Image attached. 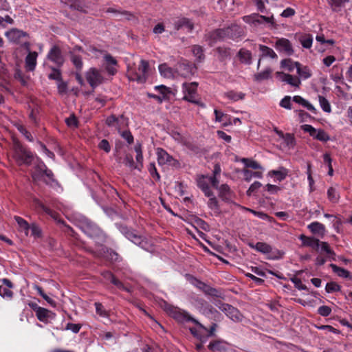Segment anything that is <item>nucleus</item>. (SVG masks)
Segmentation results:
<instances>
[{"instance_id":"obj_1","label":"nucleus","mask_w":352,"mask_h":352,"mask_svg":"<svg viewBox=\"0 0 352 352\" xmlns=\"http://www.w3.org/2000/svg\"><path fill=\"white\" fill-rule=\"evenodd\" d=\"M299 239L302 241V246L309 247L317 252H324L328 257H332L335 255L327 242L320 241L318 239L307 236L304 234L300 235Z\"/></svg>"},{"instance_id":"obj_2","label":"nucleus","mask_w":352,"mask_h":352,"mask_svg":"<svg viewBox=\"0 0 352 352\" xmlns=\"http://www.w3.org/2000/svg\"><path fill=\"white\" fill-rule=\"evenodd\" d=\"M299 239L302 241V246L309 247L317 252H324L328 257H332L335 255L327 242L320 241L318 239L307 236L304 234L300 235Z\"/></svg>"},{"instance_id":"obj_3","label":"nucleus","mask_w":352,"mask_h":352,"mask_svg":"<svg viewBox=\"0 0 352 352\" xmlns=\"http://www.w3.org/2000/svg\"><path fill=\"white\" fill-rule=\"evenodd\" d=\"M193 323L195 327H190L189 329L191 333L201 342H205L209 337L214 336L216 324H213L210 329L208 330L196 320H193Z\"/></svg>"},{"instance_id":"obj_4","label":"nucleus","mask_w":352,"mask_h":352,"mask_svg":"<svg viewBox=\"0 0 352 352\" xmlns=\"http://www.w3.org/2000/svg\"><path fill=\"white\" fill-rule=\"evenodd\" d=\"M14 159L18 164H29L32 160V154L23 148L21 144L16 141L14 142L13 155Z\"/></svg>"},{"instance_id":"obj_5","label":"nucleus","mask_w":352,"mask_h":352,"mask_svg":"<svg viewBox=\"0 0 352 352\" xmlns=\"http://www.w3.org/2000/svg\"><path fill=\"white\" fill-rule=\"evenodd\" d=\"M148 72V63L144 60H141L137 70L129 69L128 71L129 78L131 80L142 83L146 80Z\"/></svg>"},{"instance_id":"obj_6","label":"nucleus","mask_w":352,"mask_h":352,"mask_svg":"<svg viewBox=\"0 0 352 352\" xmlns=\"http://www.w3.org/2000/svg\"><path fill=\"white\" fill-rule=\"evenodd\" d=\"M251 247L256 251L267 255L269 259H278L282 257L283 252L274 249L271 245L266 243L258 242L255 245H251Z\"/></svg>"},{"instance_id":"obj_7","label":"nucleus","mask_w":352,"mask_h":352,"mask_svg":"<svg viewBox=\"0 0 352 352\" xmlns=\"http://www.w3.org/2000/svg\"><path fill=\"white\" fill-rule=\"evenodd\" d=\"M157 162L160 166H171L177 167L179 162L177 160L174 159L170 155H169L164 149L162 148H157Z\"/></svg>"},{"instance_id":"obj_8","label":"nucleus","mask_w":352,"mask_h":352,"mask_svg":"<svg viewBox=\"0 0 352 352\" xmlns=\"http://www.w3.org/2000/svg\"><path fill=\"white\" fill-rule=\"evenodd\" d=\"M198 84L193 82H184L182 85V91L184 94V100L190 102H196L197 89Z\"/></svg>"},{"instance_id":"obj_9","label":"nucleus","mask_w":352,"mask_h":352,"mask_svg":"<svg viewBox=\"0 0 352 352\" xmlns=\"http://www.w3.org/2000/svg\"><path fill=\"white\" fill-rule=\"evenodd\" d=\"M86 79L91 87H95L103 82L104 77L100 70L91 67L86 72Z\"/></svg>"},{"instance_id":"obj_10","label":"nucleus","mask_w":352,"mask_h":352,"mask_svg":"<svg viewBox=\"0 0 352 352\" xmlns=\"http://www.w3.org/2000/svg\"><path fill=\"white\" fill-rule=\"evenodd\" d=\"M167 311L173 318L180 322L188 321L193 322V320H195L187 312L177 307H170L167 309Z\"/></svg>"},{"instance_id":"obj_11","label":"nucleus","mask_w":352,"mask_h":352,"mask_svg":"<svg viewBox=\"0 0 352 352\" xmlns=\"http://www.w3.org/2000/svg\"><path fill=\"white\" fill-rule=\"evenodd\" d=\"M219 309L224 312L229 318L234 322H239L243 319V315L240 311L228 304H222L219 306Z\"/></svg>"},{"instance_id":"obj_12","label":"nucleus","mask_w":352,"mask_h":352,"mask_svg":"<svg viewBox=\"0 0 352 352\" xmlns=\"http://www.w3.org/2000/svg\"><path fill=\"white\" fill-rule=\"evenodd\" d=\"M82 230L91 238L98 237L102 234L100 230L92 222L85 219L81 225Z\"/></svg>"},{"instance_id":"obj_13","label":"nucleus","mask_w":352,"mask_h":352,"mask_svg":"<svg viewBox=\"0 0 352 352\" xmlns=\"http://www.w3.org/2000/svg\"><path fill=\"white\" fill-rule=\"evenodd\" d=\"M243 20L244 22L250 24H252L256 25L257 24H260L263 23V21H265L267 23H274V17L273 16L268 17L263 15H259L258 14H253L251 15L245 16L243 17Z\"/></svg>"},{"instance_id":"obj_14","label":"nucleus","mask_w":352,"mask_h":352,"mask_svg":"<svg viewBox=\"0 0 352 352\" xmlns=\"http://www.w3.org/2000/svg\"><path fill=\"white\" fill-rule=\"evenodd\" d=\"M214 188L218 190L219 197L223 201L228 203H234L233 199L234 195L227 184H222L221 186H219V184H217V187Z\"/></svg>"},{"instance_id":"obj_15","label":"nucleus","mask_w":352,"mask_h":352,"mask_svg":"<svg viewBox=\"0 0 352 352\" xmlns=\"http://www.w3.org/2000/svg\"><path fill=\"white\" fill-rule=\"evenodd\" d=\"M276 49L280 52L290 56L294 53V50L290 41L285 38H277L275 43Z\"/></svg>"},{"instance_id":"obj_16","label":"nucleus","mask_w":352,"mask_h":352,"mask_svg":"<svg viewBox=\"0 0 352 352\" xmlns=\"http://www.w3.org/2000/svg\"><path fill=\"white\" fill-rule=\"evenodd\" d=\"M276 77L283 82H285L289 85L298 88L301 84L300 79L295 76L285 74L281 72H277L276 73Z\"/></svg>"},{"instance_id":"obj_17","label":"nucleus","mask_w":352,"mask_h":352,"mask_svg":"<svg viewBox=\"0 0 352 352\" xmlns=\"http://www.w3.org/2000/svg\"><path fill=\"white\" fill-rule=\"evenodd\" d=\"M281 142L280 144L285 150H290L294 148L296 142L293 135L289 133L284 134L282 131H276Z\"/></svg>"},{"instance_id":"obj_18","label":"nucleus","mask_w":352,"mask_h":352,"mask_svg":"<svg viewBox=\"0 0 352 352\" xmlns=\"http://www.w3.org/2000/svg\"><path fill=\"white\" fill-rule=\"evenodd\" d=\"M47 58L58 66L63 65L64 58L61 51L57 46H53L47 54Z\"/></svg>"},{"instance_id":"obj_19","label":"nucleus","mask_w":352,"mask_h":352,"mask_svg":"<svg viewBox=\"0 0 352 352\" xmlns=\"http://www.w3.org/2000/svg\"><path fill=\"white\" fill-rule=\"evenodd\" d=\"M209 184H211V177L202 175L197 179L199 188L204 192L206 197L212 196V191L210 188Z\"/></svg>"},{"instance_id":"obj_20","label":"nucleus","mask_w":352,"mask_h":352,"mask_svg":"<svg viewBox=\"0 0 352 352\" xmlns=\"http://www.w3.org/2000/svg\"><path fill=\"white\" fill-rule=\"evenodd\" d=\"M159 72L161 76L166 78L174 79L178 77L177 69H173L166 63L159 65Z\"/></svg>"},{"instance_id":"obj_21","label":"nucleus","mask_w":352,"mask_h":352,"mask_svg":"<svg viewBox=\"0 0 352 352\" xmlns=\"http://www.w3.org/2000/svg\"><path fill=\"white\" fill-rule=\"evenodd\" d=\"M38 54L36 52H29L25 58V67L26 71L32 72L36 66Z\"/></svg>"},{"instance_id":"obj_22","label":"nucleus","mask_w":352,"mask_h":352,"mask_svg":"<svg viewBox=\"0 0 352 352\" xmlns=\"http://www.w3.org/2000/svg\"><path fill=\"white\" fill-rule=\"evenodd\" d=\"M34 309L37 318L41 322H46L49 319L54 318V314L45 308L36 306Z\"/></svg>"},{"instance_id":"obj_23","label":"nucleus","mask_w":352,"mask_h":352,"mask_svg":"<svg viewBox=\"0 0 352 352\" xmlns=\"http://www.w3.org/2000/svg\"><path fill=\"white\" fill-rule=\"evenodd\" d=\"M288 175V170L284 167H280L278 170H272L267 173V176L274 178V182L284 180Z\"/></svg>"},{"instance_id":"obj_24","label":"nucleus","mask_w":352,"mask_h":352,"mask_svg":"<svg viewBox=\"0 0 352 352\" xmlns=\"http://www.w3.org/2000/svg\"><path fill=\"white\" fill-rule=\"evenodd\" d=\"M178 76L189 78L194 74V68L189 65L181 63L177 66Z\"/></svg>"},{"instance_id":"obj_25","label":"nucleus","mask_w":352,"mask_h":352,"mask_svg":"<svg viewBox=\"0 0 352 352\" xmlns=\"http://www.w3.org/2000/svg\"><path fill=\"white\" fill-rule=\"evenodd\" d=\"M6 36L10 41L19 43L20 42L21 38L26 36V34L17 29H12L11 30L6 32Z\"/></svg>"},{"instance_id":"obj_26","label":"nucleus","mask_w":352,"mask_h":352,"mask_svg":"<svg viewBox=\"0 0 352 352\" xmlns=\"http://www.w3.org/2000/svg\"><path fill=\"white\" fill-rule=\"evenodd\" d=\"M14 218L18 224L19 231L23 232L25 234V235L26 236H28L30 233L31 225H30L28 223V221H25L24 219H23L19 216H15Z\"/></svg>"},{"instance_id":"obj_27","label":"nucleus","mask_w":352,"mask_h":352,"mask_svg":"<svg viewBox=\"0 0 352 352\" xmlns=\"http://www.w3.org/2000/svg\"><path fill=\"white\" fill-rule=\"evenodd\" d=\"M292 100L307 108L313 113L316 114L317 113V109L315 108V107L302 97L300 96H295L292 98Z\"/></svg>"},{"instance_id":"obj_28","label":"nucleus","mask_w":352,"mask_h":352,"mask_svg":"<svg viewBox=\"0 0 352 352\" xmlns=\"http://www.w3.org/2000/svg\"><path fill=\"white\" fill-rule=\"evenodd\" d=\"M208 197L209 199L207 202L208 208L211 210L214 214L219 215L221 212V210L217 199L214 195L213 192H212V196Z\"/></svg>"},{"instance_id":"obj_29","label":"nucleus","mask_w":352,"mask_h":352,"mask_svg":"<svg viewBox=\"0 0 352 352\" xmlns=\"http://www.w3.org/2000/svg\"><path fill=\"white\" fill-rule=\"evenodd\" d=\"M75 50H78V52H83L86 54L87 56L91 58H98L102 54V52L98 50L94 46H88L86 49L82 50L81 47H78Z\"/></svg>"},{"instance_id":"obj_30","label":"nucleus","mask_w":352,"mask_h":352,"mask_svg":"<svg viewBox=\"0 0 352 352\" xmlns=\"http://www.w3.org/2000/svg\"><path fill=\"white\" fill-rule=\"evenodd\" d=\"M307 228L310 230V231L316 234L324 235L325 232V227L321 223L318 221L312 222L309 224Z\"/></svg>"},{"instance_id":"obj_31","label":"nucleus","mask_w":352,"mask_h":352,"mask_svg":"<svg viewBox=\"0 0 352 352\" xmlns=\"http://www.w3.org/2000/svg\"><path fill=\"white\" fill-rule=\"evenodd\" d=\"M175 25L177 30L184 29L188 32H190L193 29V24L186 18L179 19Z\"/></svg>"},{"instance_id":"obj_32","label":"nucleus","mask_w":352,"mask_h":352,"mask_svg":"<svg viewBox=\"0 0 352 352\" xmlns=\"http://www.w3.org/2000/svg\"><path fill=\"white\" fill-rule=\"evenodd\" d=\"M155 90L158 92V95L160 96L162 101H165L169 99L171 90L169 87L164 85H157L154 87Z\"/></svg>"},{"instance_id":"obj_33","label":"nucleus","mask_w":352,"mask_h":352,"mask_svg":"<svg viewBox=\"0 0 352 352\" xmlns=\"http://www.w3.org/2000/svg\"><path fill=\"white\" fill-rule=\"evenodd\" d=\"M318 100L319 105L322 110L327 113H330L332 111L331 104L329 100L322 95L318 96Z\"/></svg>"},{"instance_id":"obj_34","label":"nucleus","mask_w":352,"mask_h":352,"mask_svg":"<svg viewBox=\"0 0 352 352\" xmlns=\"http://www.w3.org/2000/svg\"><path fill=\"white\" fill-rule=\"evenodd\" d=\"M296 71L298 74L299 75V78L300 79H307L311 76V69L307 67V66H301L300 63H298V65L297 66Z\"/></svg>"},{"instance_id":"obj_35","label":"nucleus","mask_w":352,"mask_h":352,"mask_svg":"<svg viewBox=\"0 0 352 352\" xmlns=\"http://www.w3.org/2000/svg\"><path fill=\"white\" fill-rule=\"evenodd\" d=\"M298 62H294L292 59L287 58L280 61V67L289 72H292L295 68H297Z\"/></svg>"},{"instance_id":"obj_36","label":"nucleus","mask_w":352,"mask_h":352,"mask_svg":"<svg viewBox=\"0 0 352 352\" xmlns=\"http://www.w3.org/2000/svg\"><path fill=\"white\" fill-rule=\"evenodd\" d=\"M348 2L349 0H329V4L333 11L338 12L342 10L345 4Z\"/></svg>"},{"instance_id":"obj_37","label":"nucleus","mask_w":352,"mask_h":352,"mask_svg":"<svg viewBox=\"0 0 352 352\" xmlns=\"http://www.w3.org/2000/svg\"><path fill=\"white\" fill-rule=\"evenodd\" d=\"M224 96L233 102H236L244 98L245 94L242 92L229 91L224 94Z\"/></svg>"},{"instance_id":"obj_38","label":"nucleus","mask_w":352,"mask_h":352,"mask_svg":"<svg viewBox=\"0 0 352 352\" xmlns=\"http://www.w3.org/2000/svg\"><path fill=\"white\" fill-rule=\"evenodd\" d=\"M223 35L224 32L221 30H218L212 32L209 35V44L211 45H213V43L217 41L221 40L223 37Z\"/></svg>"},{"instance_id":"obj_39","label":"nucleus","mask_w":352,"mask_h":352,"mask_svg":"<svg viewBox=\"0 0 352 352\" xmlns=\"http://www.w3.org/2000/svg\"><path fill=\"white\" fill-rule=\"evenodd\" d=\"M259 50L262 53V56L270 57L272 58H277V55L274 52V51L272 49H271L267 46L260 45Z\"/></svg>"},{"instance_id":"obj_40","label":"nucleus","mask_w":352,"mask_h":352,"mask_svg":"<svg viewBox=\"0 0 352 352\" xmlns=\"http://www.w3.org/2000/svg\"><path fill=\"white\" fill-rule=\"evenodd\" d=\"M312 138L322 142H327L330 139L329 135L321 129H316Z\"/></svg>"},{"instance_id":"obj_41","label":"nucleus","mask_w":352,"mask_h":352,"mask_svg":"<svg viewBox=\"0 0 352 352\" xmlns=\"http://www.w3.org/2000/svg\"><path fill=\"white\" fill-rule=\"evenodd\" d=\"M243 174L244 179L248 182L250 181L253 177L261 178L263 177V173L261 171L252 172L248 169L243 170Z\"/></svg>"},{"instance_id":"obj_42","label":"nucleus","mask_w":352,"mask_h":352,"mask_svg":"<svg viewBox=\"0 0 352 352\" xmlns=\"http://www.w3.org/2000/svg\"><path fill=\"white\" fill-rule=\"evenodd\" d=\"M330 267L332 269L333 272L336 273L338 276L342 278H347L349 276V272L346 270L340 267L335 264H330Z\"/></svg>"},{"instance_id":"obj_43","label":"nucleus","mask_w":352,"mask_h":352,"mask_svg":"<svg viewBox=\"0 0 352 352\" xmlns=\"http://www.w3.org/2000/svg\"><path fill=\"white\" fill-rule=\"evenodd\" d=\"M221 167L219 164H216L214 167L213 170V176L211 177V184L213 187H217V185L219 184V181L218 177L221 173Z\"/></svg>"},{"instance_id":"obj_44","label":"nucleus","mask_w":352,"mask_h":352,"mask_svg":"<svg viewBox=\"0 0 352 352\" xmlns=\"http://www.w3.org/2000/svg\"><path fill=\"white\" fill-rule=\"evenodd\" d=\"M102 275L106 280H110L113 285H116L118 287L123 289H124L122 283L117 280L111 272H105L102 274Z\"/></svg>"},{"instance_id":"obj_45","label":"nucleus","mask_w":352,"mask_h":352,"mask_svg":"<svg viewBox=\"0 0 352 352\" xmlns=\"http://www.w3.org/2000/svg\"><path fill=\"white\" fill-rule=\"evenodd\" d=\"M241 162L245 164L246 167L252 168L253 169H260L263 170V167L258 164L256 161L248 159V158H243Z\"/></svg>"},{"instance_id":"obj_46","label":"nucleus","mask_w":352,"mask_h":352,"mask_svg":"<svg viewBox=\"0 0 352 352\" xmlns=\"http://www.w3.org/2000/svg\"><path fill=\"white\" fill-rule=\"evenodd\" d=\"M240 60L245 63H249L252 58V55L250 51L246 50H241L239 52Z\"/></svg>"},{"instance_id":"obj_47","label":"nucleus","mask_w":352,"mask_h":352,"mask_svg":"<svg viewBox=\"0 0 352 352\" xmlns=\"http://www.w3.org/2000/svg\"><path fill=\"white\" fill-rule=\"evenodd\" d=\"M71 60L78 70L80 71L82 69L83 63L80 55L72 53L71 55Z\"/></svg>"},{"instance_id":"obj_48","label":"nucleus","mask_w":352,"mask_h":352,"mask_svg":"<svg viewBox=\"0 0 352 352\" xmlns=\"http://www.w3.org/2000/svg\"><path fill=\"white\" fill-rule=\"evenodd\" d=\"M30 231L31 232L30 235L35 239L40 238L42 236L41 229L36 223L31 224Z\"/></svg>"},{"instance_id":"obj_49","label":"nucleus","mask_w":352,"mask_h":352,"mask_svg":"<svg viewBox=\"0 0 352 352\" xmlns=\"http://www.w3.org/2000/svg\"><path fill=\"white\" fill-rule=\"evenodd\" d=\"M327 195L329 199L331 202L336 203L339 199V195L336 190L333 187H331L328 189Z\"/></svg>"},{"instance_id":"obj_50","label":"nucleus","mask_w":352,"mask_h":352,"mask_svg":"<svg viewBox=\"0 0 352 352\" xmlns=\"http://www.w3.org/2000/svg\"><path fill=\"white\" fill-rule=\"evenodd\" d=\"M122 119V117L120 118H118L114 116H109L106 120V123L109 126H115L119 129V124L120 120Z\"/></svg>"},{"instance_id":"obj_51","label":"nucleus","mask_w":352,"mask_h":352,"mask_svg":"<svg viewBox=\"0 0 352 352\" xmlns=\"http://www.w3.org/2000/svg\"><path fill=\"white\" fill-rule=\"evenodd\" d=\"M313 38L310 35H306L300 38V43L305 48H310L312 45Z\"/></svg>"},{"instance_id":"obj_52","label":"nucleus","mask_w":352,"mask_h":352,"mask_svg":"<svg viewBox=\"0 0 352 352\" xmlns=\"http://www.w3.org/2000/svg\"><path fill=\"white\" fill-rule=\"evenodd\" d=\"M341 289V287L335 282H330L326 285L325 289L327 293H331L334 292H338Z\"/></svg>"},{"instance_id":"obj_53","label":"nucleus","mask_w":352,"mask_h":352,"mask_svg":"<svg viewBox=\"0 0 352 352\" xmlns=\"http://www.w3.org/2000/svg\"><path fill=\"white\" fill-rule=\"evenodd\" d=\"M126 237L135 244H140V237L131 231L127 230L125 232Z\"/></svg>"},{"instance_id":"obj_54","label":"nucleus","mask_w":352,"mask_h":352,"mask_svg":"<svg viewBox=\"0 0 352 352\" xmlns=\"http://www.w3.org/2000/svg\"><path fill=\"white\" fill-rule=\"evenodd\" d=\"M0 296L3 298L11 299L13 296V293L9 288L0 286Z\"/></svg>"},{"instance_id":"obj_55","label":"nucleus","mask_w":352,"mask_h":352,"mask_svg":"<svg viewBox=\"0 0 352 352\" xmlns=\"http://www.w3.org/2000/svg\"><path fill=\"white\" fill-rule=\"evenodd\" d=\"M292 100V98H291V96H287L284 97L280 102V107H282L285 109H292V103H291Z\"/></svg>"},{"instance_id":"obj_56","label":"nucleus","mask_w":352,"mask_h":352,"mask_svg":"<svg viewBox=\"0 0 352 352\" xmlns=\"http://www.w3.org/2000/svg\"><path fill=\"white\" fill-rule=\"evenodd\" d=\"M96 313L101 317L105 318L108 316L107 312L100 302L95 303Z\"/></svg>"},{"instance_id":"obj_57","label":"nucleus","mask_w":352,"mask_h":352,"mask_svg":"<svg viewBox=\"0 0 352 352\" xmlns=\"http://www.w3.org/2000/svg\"><path fill=\"white\" fill-rule=\"evenodd\" d=\"M192 53L199 60H201L204 58V53L201 47L195 45L192 47Z\"/></svg>"},{"instance_id":"obj_58","label":"nucleus","mask_w":352,"mask_h":352,"mask_svg":"<svg viewBox=\"0 0 352 352\" xmlns=\"http://www.w3.org/2000/svg\"><path fill=\"white\" fill-rule=\"evenodd\" d=\"M271 73H272V70L270 69H267L265 71L256 74V79L257 80H263L265 79H267L270 77Z\"/></svg>"},{"instance_id":"obj_59","label":"nucleus","mask_w":352,"mask_h":352,"mask_svg":"<svg viewBox=\"0 0 352 352\" xmlns=\"http://www.w3.org/2000/svg\"><path fill=\"white\" fill-rule=\"evenodd\" d=\"M120 135L124 138L128 144H131L133 142V137L130 131H124L122 132H120Z\"/></svg>"},{"instance_id":"obj_60","label":"nucleus","mask_w":352,"mask_h":352,"mask_svg":"<svg viewBox=\"0 0 352 352\" xmlns=\"http://www.w3.org/2000/svg\"><path fill=\"white\" fill-rule=\"evenodd\" d=\"M262 184L259 182H254L247 191V195L251 196L255 191H256Z\"/></svg>"},{"instance_id":"obj_61","label":"nucleus","mask_w":352,"mask_h":352,"mask_svg":"<svg viewBox=\"0 0 352 352\" xmlns=\"http://www.w3.org/2000/svg\"><path fill=\"white\" fill-rule=\"evenodd\" d=\"M264 188L266 191H267L270 194H276L280 190V188L278 186L270 184H267L264 187Z\"/></svg>"},{"instance_id":"obj_62","label":"nucleus","mask_w":352,"mask_h":352,"mask_svg":"<svg viewBox=\"0 0 352 352\" xmlns=\"http://www.w3.org/2000/svg\"><path fill=\"white\" fill-rule=\"evenodd\" d=\"M318 314L322 316H328L331 312V309L328 306H321L318 308Z\"/></svg>"},{"instance_id":"obj_63","label":"nucleus","mask_w":352,"mask_h":352,"mask_svg":"<svg viewBox=\"0 0 352 352\" xmlns=\"http://www.w3.org/2000/svg\"><path fill=\"white\" fill-rule=\"evenodd\" d=\"M98 147L104 151L106 153H109L111 150V146L109 142L107 140H102L98 144Z\"/></svg>"},{"instance_id":"obj_64","label":"nucleus","mask_w":352,"mask_h":352,"mask_svg":"<svg viewBox=\"0 0 352 352\" xmlns=\"http://www.w3.org/2000/svg\"><path fill=\"white\" fill-rule=\"evenodd\" d=\"M214 115H215V121L218 122H224V118L227 117L226 115H225L221 111H219L217 109H214Z\"/></svg>"}]
</instances>
